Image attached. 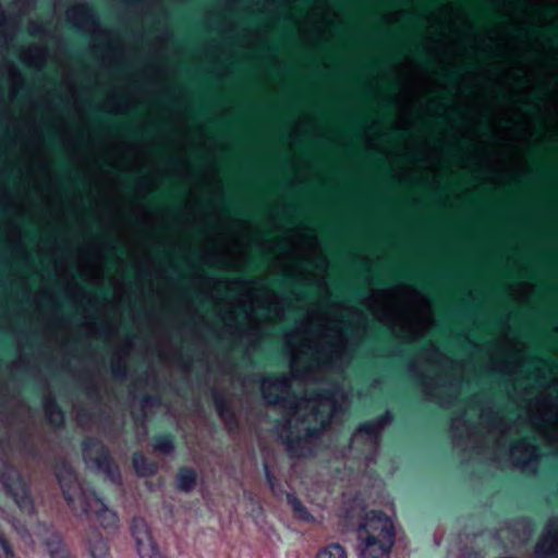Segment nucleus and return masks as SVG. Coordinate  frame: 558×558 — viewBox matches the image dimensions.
<instances>
[{"instance_id":"f257e3e1","label":"nucleus","mask_w":558,"mask_h":558,"mask_svg":"<svg viewBox=\"0 0 558 558\" xmlns=\"http://www.w3.org/2000/svg\"><path fill=\"white\" fill-rule=\"evenodd\" d=\"M362 558H389L396 532L392 520L381 510L368 511L357 529Z\"/></svg>"},{"instance_id":"f03ea898","label":"nucleus","mask_w":558,"mask_h":558,"mask_svg":"<svg viewBox=\"0 0 558 558\" xmlns=\"http://www.w3.org/2000/svg\"><path fill=\"white\" fill-rule=\"evenodd\" d=\"M81 449L87 465L95 468L111 482L121 480V471L110 450L97 437L87 436L82 440Z\"/></svg>"},{"instance_id":"7ed1b4c3","label":"nucleus","mask_w":558,"mask_h":558,"mask_svg":"<svg viewBox=\"0 0 558 558\" xmlns=\"http://www.w3.org/2000/svg\"><path fill=\"white\" fill-rule=\"evenodd\" d=\"M262 383V392L268 405L283 404L296 411L298 398L292 391L290 379L283 374H271L258 379Z\"/></svg>"},{"instance_id":"20e7f679","label":"nucleus","mask_w":558,"mask_h":558,"mask_svg":"<svg viewBox=\"0 0 558 558\" xmlns=\"http://www.w3.org/2000/svg\"><path fill=\"white\" fill-rule=\"evenodd\" d=\"M0 482L21 511L32 512L34 510V500L28 485L10 463H5L4 470L0 473Z\"/></svg>"},{"instance_id":"39448f33","label":"nucleus","mask_w":558,"mask_h":558,"mask_svg":"<svg viewBox=\"0 0 558 558\" xmlns=\"http://www.w3.org/2000/svg\"><path fill=\"white\" fill-rule=\"evenodd\" d=\"M92 513L95 514L96 520L104 529L118 527L119 517L117 512L106 506L102 497L96 490L82 494L80 509L75 512V515H86L88 518Z\"/></svg>"},{"instance_id":"423d86ee","label":"nucleus","mask_w":558,"mask_h":558,"mask_svg":"<svg viewBox=\"0 0 558 558\" xmlns=\"http://www.w3.org/2000/svg\"><path fill=\"white\" fill-rule=\"evenodd\" d=\"M56 478L66 505L75 513L80 509L82 494L87 493L82 490L74 469L68 462H61L56 469Z\"/></svg>"},{"instance_id":"0eeeda50","label":"nucleus","mask_w":558,"mask_h":558,"mask_svg":"<svg viewBox=\"0 0 558 558\" xmlns=\"http://www.w3.org/2000/svg\"><path fill=\"white\" fill-rule=\"evenodd\" d=\"M131 534L135 541L140 558H167L159 551L145 519L141 517L132 519Z\"/></svg>"},{"instance_id":"6e6552de","label":"nucleus","mask_w":558,"mask_h":558,"mask_svg":"<svg viewBox=\"0 0 558 558\" xmlns=\"http://www.w3.org/2000/svg\"><path fill=\"white\" fill-rule=\"evenodd\" d=\"M211 399L215 410L222 420L226 429L233 433L240 428V420L233 410L231 401L226 397L225 392L218 389L211 390Z\"/></svg>"},{"instance_id":"1a4fd4ad","label":"nucleus","mask_w":558,"mask_h":558,"mask_svg":"<svg viewBox=\"0 0 558 558\" xmlns=\"http://www.w3.org/2000/svg\"><path fill=\"white\" fill-rule=\"evenodd\" d=\"M393 418V413L387 410L375 418L361 423L356 428V433L364 434L372 440L377 441L380 438L383 429L386 425L391 423Z\"/></svg>"},{"instance_id":"9d476101","label":"nucleus","mask_w":558,"mask_h":558,"mask_svg":"<svg viewBox=\"0 0 558 558\" xmlns=\"http://www.w3.org/2000/svg\"><path fill=\"white\" fill-rule=\"evenodd\" d=\"M403 280H415L416 283H418L422 289L429 291L430 286L426 284L421 277L413 270L405 268L403 266H400V264L391 265L387 268V279L386 281H380L378 279V282L380 283H396Z\"/></svg>"},{"instance_id":"9b49d317","label":"nucleus","mask_w":558,"mask_h":558,"mask_svg":"<svg viewBox=\"0 0 558 558\" xmlns=\"http://www.w3.org/2000/svg\"><path fill=\"white\" fill-rule=\"evenodd\" d=\"M132 465L138 477H151L158 472V464L149 460L142 451L132 454Z\"/></svg>"},{"instance_id":"f8f14e48","label":"nucleus","mask_w":558,"mask_h":558,"mask_svg":"<svg viewBox=\"0 0 558 558\" xmlns=\"http://www.w3.org/2000/svg\"><path fill=\"white\" fill-rule=\"evenodd\" d=\"M43 408L46 418L51 425L61 427L64 424L65 414L54 397H45L43 400Z\"/></svg>"},{"instance_id":"ddd939ff","label":"nucleus","mask_w":558,"mask_h":558,"mask_svg":"<svg viewBox=\"0 0 558 558\" xmlns=\"http://www.w3.org/2000/svg\"><path fill=\"white\" fill-rule=\"evenodd\" d=\"M389 39L397 46V47H408L413 48L417 59L420 60L421 64L424 65L427 69H430L434 66V61L427 57L422 49L421 45L416 41L410 39V38H401L400 34L390 35Z\"/></svg>"},{"instance_id":"4468645a","label":"nucleus","mask_w":558,"mask_h":558,"mask_svg":"<svg viewBox=\"0 0 558 558\" xmlns=\"http://www.w3.org/2000/svg\"><path fill=\"white\" fill-rule=\"evenodd\" d=\"M151 447L157 453L169 456L175 449V437L170 432L156 433L151 437Z\"/></svg>"},{"instance_id":"2eb2a0df","label":"nucleus","mask_w":558,"mask_h":558,"mask_svg":"<svg viewBox=\"0 0 558 558\" xmlns=\"http://www.w3.org/2000/svg\"><path fill=\"white\" fill-rule=\"evenodd\" d=\"M44 544L51 558H72L59 533L54 532L50 534L45 539Z\"/></svg>"},{"instance_id":"dca6fc26","label":"nucleus","mask_w":558,"mask_h":558,"mask_svg":"<svg viewBox=\"0 0 558 558\" xmlns=\"http://www.w3.org/2000/svg\"><path fill=\"white\" fill-rule=\"evenodd\" d=\"M177 488L190 493L196 485L197 473L191 466H180L175 475Z\"/></svg>"},{"instance_id":"f3484780","label":"nucleus","mask_w":558,"mask_h":558,"mask_svg":"<svg viewBox=\"0 0 558 558\" xmlns=\"http://www.w3.org/2000/svg\"><path fill=\"white\" fill-rule=\"evenodd\" d=\"M88 550L92 558H108L109 545L100 533H93L87 539Z\"/></svg>"},{"instance_id":"a211bd4d","label":"nucleus","mask_w":558,"mask_h":558,"mask_svg":"<svg viewBox=\"0 0 558 558\" xmlns=\"http://www.w3.org/2000/svg\"><path fill=\"white\" fill-rule=\"evenodd\" d=\"M535 556L537 558H550L558 555V545L553 535H547L538 539L535 545Z\"/></svg>"},{"instance_id":"6ab92c4d","label":"nucleus","mask_w":558,"mask_h":558,"mask_svg":"<svg viewBox=\"0 0 558 558\" xmlns=\"http://www.w3.org/2000/svg\"><path fill=\"white\" fill-rule=\"evenodd\" d=\"M287 502L291 507L293 514L305 522H312L314 517L308 511V509L304 506V504L300 500V498L291 493L287 494Z\"/></svg>"},{"instance_id":"aec40b11","label":"nucleus","mask_w":558,"mask_h":558,"mask_svg":"<svg viewBox=\"0 0 558 558\" xmlns=\"http://www.w3.org/2000/svg\"><path fill=\"white\" fill-rule=\"evenodd\" d=\"M62 178H69L77 186H84V178L63 159L57 161Z\"/></svg>"},{"instance_id":"412c9836","label":"nucleus","mask_w":558,"mask_h":558,"mask_svg":"<svg viewBox=\"0 0 558 558\" xmlns=\"http://www.w3.org/2000/svg\"><path fill=\"white\" fill-rule=\"evenodd\" d=\"M315 558H348L343 546L331 543L318 550Z\"/></svg>"},{"instance_id":"4be33fe9","label":"nucleus","mask_w":558,"mask_h":558,"mask_svg":"<svg viewBox=\"0 0 558 558\" xmlns=\"http://www.w3.org/2000/svg\"><path fill=\"white\" fill-rule=\"evenodd\" d=\"M141 409L138 411H133V417L135 421H141L146 417L145 408L148 405H159L161 399L157 395H144L141 399Z\"/></svg>"},{"instance_id":"5701e85b","label":"nucleus","mask_w":558,"mask_h":558,"mask_svg":"<svg viewBox=\"0 0 558 558\" xmlns=\"http://www.w3.org/2000/svg\"><path fill=\"white\" fill-rule=\"evenodd\" d=\"M109 246H110V252L117 257V258H122L123 256L126 255V250L124 247V245L116 238H109L107 240Z\"/></svg>"},{"instance_id":"b1692460","label":"nucleus","mask_w":558,"mask_h":558,"mask_svg":"<svg viewBox=\"0 0 558 558\" xmlns=\"http://www.w3.org/2000/svg\"><path fill=\"white\" fill-rule=\"evenodd\" d=\"M43 135L46 138L47 143L52 147L54 153H61L60 145L57 142L52 128L50 125H44Z\"/></svg>"},{"instance_id":"393cba45","label":"nucleus","mask_w":558,"mask_h":558,"mask_svg":"<svg viewBox=\"0 0 558 558\" xmlns=\"http://www.w3.org/2000/svg\"><path fill=\"white\" fill-rule=\"evenodd\" d=\"M295 278L291 275H283L281 277H278L276 279H274L270 284L275 288H278V289H283V288H287L288 286H291L293 283H295Z\"/></svg>"},{"instance_id":"a878e982","label":"nucleus","mask_w":558,"mask_h":558,"mask_svg":"<svg viewBox=\"0 0 558 558\" xmlns=\"http://www.w3.org/2000/svg\"><path fill=\"white\" fill-rule=\"evenodd\" d=\"M441 78L450 85H453L458 82L461 76V70L451 69L440 74Z\"/></svg>"},{"instance_id":"bb28decb","label":"nucleus","mask_w":558,"mask_h":558,"mask_svg":"<svg viewBox=\"0 0 558 558\" xmlns=\"http://www.w3.org/2000/svg\"><path fill=\"white\" fill-rule=\"evenodd\" d=\"M269 260L268 255L265 252H259L251 262V267L258 269L265 265H267Z\"/></svg>"},{"instance_id":"cd10ccee","label":"nucleus","mask_w":558,"mask_h":558,"mask_svg":"<svg viewBox=\"0 0 558 558\" xmlns=\"http://www.w3.org/2000/svg\"><path fill=\"white\" fill-rule=\"evenodd\" d=\"M121 179L124 183V187L126 189V191H133L135 184H143L142 179L132 175H123Z\"/></svg>"},{"instance_id":"c85d7f7f","label":"nucleus","mask_w":558,"mask_h":558,"mask_svg":"<svg viewBox=\"0 0 558 558\" xmlns=\"http://www.w3.org/2000/svg\"><path fill=\"white\" fill-rule=\"evenodd\" d=\"M0 547L3 550L7 558L13 556L12 546L9 542V539L0 532Z\"/></svg>"},{"instance_id":"c756f323","label":"nucleus","mask_w":558,"mask_h":558,"mask_svg":"<svg viewBox=\"0 0 558 558\" xmlns=\"http://www.w3.org/2000/svg\"><path fill=\"white\" fill-rule=\"evenodd\" d=\"M264 470H265V478H266L269 487L271 488V490H275V486L277 484L276 476L270 471V469H269V466L267 464L264 465Z\"/></svg>"},{"instance_id":"7c9ffc66","label":"nucleus","mask_w":558,"mask_h":558,"mask_svg":"<svg viewBox=\"0 0 558 558\" xmlns=\"http://www.w3.org/2000/svg\"><path fill=\"white\" fill-rule=\"evenodd\" d=\"M112 374L116 378L122 379L126 377V368L120 363L112 364Z\"/></svg>"},{"instance_id":"2f4dec72","label":"nucleus","mask_w":558,"mask_h":558,"mask_svg":"<svg viewBox=\"0 0 558 558\" xmlns=\"http://www.w3.org/2000/svg\"><path fill=\"white\" fill-rule=\"evenodd\" d=\"M172 195L168 192H160L155 194L148 198L149 204L155 205L157 203H161L162 201L170 198Z\"/></svg>"},{"instance_id":"473e14b6","label":"nucleus","mask_w":558,"mask_h":558,"mask_svg":"<svg viewBox=\"0 0 558 558\" xmlns=\"http://www.w3.org/2000/svg\"><path fill=\"white\" fill-rule=\"evenodd\" d=\"M94 118L96 121L104 122L109 119L108 112L97 107L93 109Z\"/></svg>"},{"instance_id":"72a5a7b5","label":"nucleus","mask_w":558,"mask_h":558,"mask_svg":"<svg viewBox=\"0 0 558 558\" xmlns=\"http://www.w3.org/2000/svg\"><path fill=\"white\" fill-rule=\"evenodd\" d=\"M546 38L555 46H558V29L551 27L546 31Z\"/></svg>"},{"instance_id":"f704fd0d","label":"nucleus","mask_w":558,"mask_h":558,"mask_svg":"<svg viewBox=\"0 0 558 558\" xmlns=\"http://www.w3.org/2000/svg\"><path fill=\"white\" fill-rule=\"evenodd\" d=\"M223 210L228 214H234V215H245L242 213L233 203L226 202L223 205Z\"/></svg>"},{"instance_id":"c9c22d12","label":"nucleus","mask_w":558,"mask_h":558,"mask_svg":"<svg viewBox=\"0 0 558 558\" xmlns=\"http://www.w3.org/2000/svg\"><path fill=\"white\" fill-rule=\"evenodd\" d=\"M344 295L349 296L352 300H359L362 296V293L357 289H347L344 291Z\"/></svg>"},{"instance_id":"e433bc0d","label":"nucleus","mask_w":558,"mask_h":558,"mask_svg":"<svg viewBox=\"0 0 558 558\" xmlns=\"http://www.w3.org/2000/svg\"><path fill=\"white\" fill-rule=\"evenodd\" d=\"M109 294H111L110 290H105V289L95 290V296L100 300H105Z\"/></svg>"},{"instance_id":"4c0bfd02","label":"nucleus","mask_w":558,"mask_h":558,"mask_svg":"<svg viewBox=\"0 0 558 558\" xmlns=\"http://www.w3.org/2000/svg\"><path fill=\"white\" fill-rule=\"evenodd\" d=\"M532 463L535 464L536 463V459L531 458L529 460H523V461L518 460L517 461V465H521V466H529Z\"/></svg>"},{"instance_id":"58836bf2","label":"nucleus","mask_w":558,"mask_h":558,"mask_svg":"<svg viewBox=\"0 0 558 558\" xmlns=\"http://www.w3.org/2000/svg\"><path fill=\"white\" fill-rule=\"evenodd\" d=\"M477 1H478V3H480L481 8H482L484 11H488V10H490V9L493 8V3H490V2H487V1H485V0H477Z\"/></svg>"},{"instance_id":"ea45409f","label":"nucleus","mask_w":558,"mask_h":558,"mask_svg":"<svg viewBox=\"0 0 558 558\" xmlns=\"http://www.w3.org/2000/svg\"><path fill=\"white\" fill-rule=\"evenodd\" d=\"M299 441V438L298 439H294V438H291V437H287L284 439V442L287 444V446L289 448H292V446L294 445V442H298Z\"/></svg>"},{"instance_id":"a19ab883","label":"nucleus","mask_w":558,"mask_h":558,"mask_svg":"<svg viewBox=\"0 0 558 558\" xmlns=\"http://www.w3.org/2000/svg\"><path fill=\"white\" fill-rule=\"evenodd\" d=\"M78 417L81 420H83V418L89 420L92 417V415H90V413L88 411H82V412H80Z\"/></svg>"},{"instance_id":"79ce46f5","label":"nucleus","mask_w":558,"mask_h":558,"mask_svg":"<svg viewBox=\"0 0 558 558\" xmlns=\"http://www.w3.org/2000/svg\"><path fill=\"white\" fill-rule=\"evenodd\" d=\"M307 435L311 437H316V436H318V430L316 428H308Z\"/></svg>"},{"instance_id":"37998d69","label":"nucleus","mask_w":558,"mask_h":558,"mask_svg":"<svg viewBox=\"0 0 558 558\" xmlns=\"http://www.w3.org/2000/svg\"><path fill=\"white\" fill-rule=\"evenodd\" d=\"M194 300H196L197 302L203 303V304L207 303V300L204 299L201 294H195Z\"/></svg>"},{"instance_id":"c03bdc74","label":"nucleus","mask_w":558,"mask_h":558,"mask_svg":"<svg viewBox=\"0 0 558 558\" xmlns=\"http://www.w3.org/2000/svg\"><path fill=\"white\" fill-rule=\"evenodd\" d=\"M525 450L536 453L538 452V447L536 445H533L532 447H525Z\"/></svg>"},{"instance_id":"a18cd8bd","label":"nucleus","mask_w":558,"mask_h":558,"mask_svg":"<svg viewBox=\"0 0 558 558\" xmlns=\"http://www.w3.org/2000/svg\"><path fill=\"white\" fill-rule=\"evenodd\" d=\"M86 390H87V393H88V395H93V393H96V392H97V389H96V387H94V386H88V387L86 388Z\"/></svg>"},{"instance_id":"49530a36","label":"nucleus","mask_w":558,"mask_h":558,"mask_svg":"<svg viewBox=\"0 0 558 558\" xmlns=\"http://www.w3.org/2000/svg\"><path fill=\"white\" fill-rule=\"evenodd\" d=\"M527 442H535V438H524L523 440L519 441L520 445H525Z\"/></svg>"},{"instance_id":"de8ad7c7","label":"nucleus","mask_w":558,"mask_h":558,"mask_svg":"<svg viewBox=\"0 0 558 558\" xmlns=\"http://www.w3.org/2000/svg\"><path fill=\"white\" fill-rule=\"evenodd\" d=\"M122 128L128 130L132 137H137V134L135 132H133V131H130V129H129V126L126 124H123Z\"/></svg>"},{"instance_id":"09e8293b","label":"nucleus","mask_w":558,"mask_h":558,"mask_svg":"<svg viewBox=\"0 0 558 558\" xmlns=\"http://www.w3.org/2000/svg\"><path fill=\"white\" fill-rule=\"evenodd\" d=\"M195 160L197 163H203L206 160V158L204 156H197Z\"/></svg>"},{"instance_id":"8fccbe9b","label":"nucleus","mask_w":558,"mask_h":558,"mask_svg":"<svg viewBox=\"0 0 558 558\" xmlns=\"http://www.w3.org/2000/svg\"><path fill=\"white\" fill-rule=\"evenodd\" d=\"M522 521H523L524 523H526V524H532V523H533L532 519H530V518H527V517L522 518Z\"/></svg>"},{"instance_id":"3c124183","label":"nucleus","mask_w":558,"mask_h":558,"mask_svg":"<svg viewBox=\"0 0 558 558\" xmlns=\"http://www.w3.org/2000/svg\"><path fill=\"white\" fill-rule=\"evenodd\" d=\"M409 22H410L411 24H417V23H418V20H417V19H415V17H409Z\"/></svg>"},{"instance_id":"603ef678","label":"nucleus","mask_w":558,"mask_h":558,"mask_svg":"<svg viewBox=\"0 0 558 558\" xmlns=\"http://www.w3.org/2000/svg\"><path fill=\"white\" fill-rule=\"evenodd\" d=\"M80 11H81L82 13H84V14H87V12H88V8H87V7H82V8H80Z\"/></svg>"},{"instance_id":"864d4df0","label":"nucleus","mask_w":558,"mask_h":558,"mask_svg":"<svg viewBox=\"0 0 558 558\" xmlns=\"http://www.w3.org/2000/svg\"><path fill=\"white\" fill-rule=\"evenodd\" d=\"M379 64H380V62H373V63H371L368 66H369L371 69H374V68L378 66Z\"/></svg>"},{"instance_id":"5fc2aeb1","label":"nucleus","mask_w":558,"mask_h":558,"mask_svg":"<svg viewBox=\"0 0 558 558\" xmlns=\"http://www.w3.org/2000/svg\"><path fill=\"white\" fill-rule=\"evenodd\" d=\"M289 352L286 349L280 350V354L282 356H286Z\"/></svg>"},{"instance_id":"6e6d98bb","label":"nucleus","mask_w":558,"mask_h":558,"mask_svg":"<svg viewBox=\"0 0 558 558\" xmlns=\"http://www.w3.org/2000/svg\"><path fill=\"white\" fill-rule=\"evenodd\" d=\"M292 210H293V211H295V210H296V209H295V207H293V206H288L287 211H292Z\"/></svg>"},{"instance_id":"4d7b16f0","label":"nucleus","mask_w":558,"mask_h":558,"mask_svg":"<svg viewBox=\"0 0 558 558\" xmlns=\"http://www.w3.org/2000/svg\"><path fill=\"white\" fill-rule=\"evenodd\" d=\"M275 49H276V47L272 45L267 46V50H275Z\"/></svg>"},{"instance_id":"13d9d810","label":"nucleus","mask_w":558,"mask_h":558,"mask_svg":"<svg viewBox=\"0 0 558 558\" xmlns=\"http://www.w3.org/2000/svg\"><path fill=\"white\" fill-rule=\"evenodd\" d=\"M204 114H205V112L203 110H199L196 112V116H204Z\"/></svg>"},{"instance_id":"bf43d9fd","label":"nucleus","mask_w":558,"mask_h":558,"mask_svg":"<svg viewBox=\"0 0 558 558\" xmlns=\"http://www.w3.org/2000/svg\"><path fill=\"white\" fill-rule=\"evenodd\" d=\"M472 68H473V65H468V66H465L463 70H464V71H470Z\"/></svg>"},{"instance_id":"052dcab7","label":"nucleus","mask_w":558,"mask_h":558,"mask_svg":"<svg viewBox=\"0 0 558 558\" xmlns=\"http://www.w3.org/2000/svg\"><path fill=\"white\" fill-rule=\"evenodd\" d=\"M195 233H197V234H199V235H201V234H203V230H201V229H196V230H195Z\"/></svg>"},{"instance_id":"680f3d73","label":"nucleus","mask_w":558,"mask_h":558,"mask_svg":"<svg viewBox=\"0 0 558 558\" xmlns=\"http://www.w3.org/2000/svg\"><path fill=\"white\" fill-rule=\"evenodd\" d=\"M38 33H39V31H38V29H34V31L32 32V34H33V35H37Z\"/></svg>"},{"instance_id":"e2e57ef3","label":"nucleus","mask_w":558,"mask_h":558,"mask_svg":"<svg viewBox=\"0 0 558 558\" xmlns=\"http://www.w3.org/2000/svg\"><path fill=\"white\" fill-rule=\"evenodd\" d=\"M162 254H163L165 256H168V255H169V252H168V251H162Z\"/></svg>"},{"instance_id":"0e129e2a","label":"nucleus","mask_w":558,"mask_h":558,"mask_svg":"<svg viewBox=\"0 0 558 558\" xmlns=\"http://www.w3.org/2000/svg\"><path fill=\"white\" fill-rule=\"evenodd\" d=\"M301 373H302L301 371H296V372L294 373V375H295V376H299V375H301Z\"/></svg>"},{"instance_id":"69168bd1","label":"nucleus","mask_w":558,"mask_h":558,"mask_svg":"<svg viewBox=\"0 0 558 558\" xmlns=\"http://www.w3.org/2000/svg\"><path fill=\"white\" fill-rule=\"evenodd\" d=\"M153 131V128H149L145 134H149Z\"/></svg>"},{"instance_id":"338daca9","label":"nucleus","mask_w":558,"mask_h":558,"mask_svg":"<svg viewBox=\"0 0 558 558\" xmlns=\"http://www.w3.org/2000/svg\"><path fill=\"white\" fill-rule=\"evenodd\" d=\"M329 397H330V395H329V393H324V395H323V398H329Z\"/></svg>"},{"instance_id":"774afa93","label":"nucleus","mask_w":558,"mask_h":558,"mask_svg":"<svg viewBox=\"0 0 558 558\" xmlns=\"http://www.w3.org/2000/svg\"><path fill=\"white\" fill-rule=\"evenodd\" d=\"M171 272H178L177 268H171Z\"/></svg>"}]
</instances>
